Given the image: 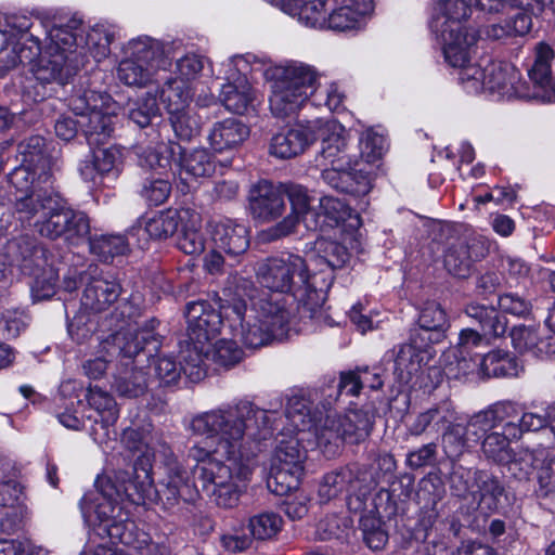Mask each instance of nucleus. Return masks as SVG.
I'll return each mask as SVG.
<instances>
[{
	"mask_svg": "<svg viewBox=\"0 0 555 555\" xmlns=\"http://www.w3.org/2000/svg\"><path fill=\"white\" fill-rule=\"evenodd\" d=\"M283 416L275 410L262 409L248 399H237L196 414L190 428L210 444H194L189 456L204 491L223 508L234 507L242 488L257 467L263 442L272 438Z\"/></svg>",
	"mask_w": 555,
	"mask_h": 555,
	"instance_id": "obj_1",
	"label": "nucleus"
},
{
	"mask_svg": "<svg viewBox=\"0 0 555 555\" xmlns=\"http://www.w3.org/2000/svg\"><path fill=\"white\" fill-rule=\"evenodd\" d=\"M185 318L191 341L210 345L225 322L233 337L247 348H259L273 340H283L291 324V312L285 301L259 292H254L248 298L235 294L224 300L220 311L206 301L190 302Z\"/></svg>",
	"mask_w": 555,
	"mask_h": 555,
	"instance_id": "obj_2",
	"label": "nucleus"
},
{
	"mask_svg": "<svg viewBox=\"0 0 555 555\" xmlns=\"http://www.w3.org/2000/svg\"><path fill=\"white\" fill-rule=\"evenodd\" d=\"M286 424L281 429L273 464L302 468L307 448L314 446L326 456H335L344 442L358 443L371 433L373 420L369 412L349 410L345 414L312 411V402L302 396L287 399Z\"/></svg>",
	"mask_w": 555,
	"mask_h": 555,
	"instance_id": "obj_3",
	"label": "nucleus"
},
{
	"mask_svg": "<svg viewBox=\"0 0 555 555\" xmlns=\"http://www.w3.org/2000/svg\"><path fill=\"white\" fill-rule=\"evenodd\" d=\"M256 275L261 286L274 292L270 296L283 299L291 312L289 330L284 339L292 333L309 331L324 318L322 307L332 279L328 276L319 284L318 274L310 273V264L301 256L286 253L269 257L258 264ZM254 292L263 293L251 289L243 296L248 298Z\"/></svg>",
	"mask_w": 555,
	"mask_h": 555,
	"instance_id": "obj_4",
	"label": "nucleus"
},
{
	"mask_svg": "<svg viewBox=\"0 0 555 555\" xmlns=\"http://www.w3.org/2000/svg\"><path fill=\"white\" fill-rule=\"evenodd\" d=\"M472 439L480 443L482 455L496 464L511 460V442L519 440L526 431L548 428L555 440V401L544 413L522 412L513 401H498L470 416Z\"/></svg>",
	"mask_w": 555,
	"mask_h": 555,
	"instance_id": "obj_5",
	"label": "nucleus"
},
{
	"mask_svg": "<svg viewBox=\"0 0 555 555\" xmlns=\"http://www.w3.org/2000/svg\"><path fill=\"white\" fill-rule=\"evenodd\" d=\"M78 18L53 23L47 31L44 47L34 50L29 61L30 76L23 85L26 101L41 102L56 93L83 65V49L77 44Z\"/></svg>",
	"mask_w": 555,
	"mask_h": 555,
	"instance_id": "obj_6",
	"label": "nucleus"
},
{
	"mask_svg": "<svg viewBox=\"0 0 555 555\" xmlns=\"http://www.w3.org/2000/svg\"><path fill=\"white\" fill-rule=\"evenodd\" d=\"M17 219L34 228L41 236L63 237L68 244L79 245L89 238L90 220L79 210L62 204L56 195L39 194L17 203Z\"/></svg>",
	"mask_w": 555,
	"mask_h": 555,
	"instance_id": "obj_7",
	"label": "nucleus"
},
{
	"mask_svg": "<svg viewBox=\"0 0 555 555\" xmlns=\"http://www.w3.org/2000/svg\"><path fill=\"white\" fill-rule=\"evenodd\" d=\"M133 492L126 493L134 504H162L165 508L176 506L180 500L192 499V482L188 469L173 455L166 454L158 467L157 487L152 477L151 456L144 455L134 469V477L130 480Z\"/></svg>",
	"mask_w": 555,
	"mask_h": 555,
	"instance_id": "obj_8",
	"label": "nucleus"
},
{
	"mask_svg": "<svg viewBox=\"0 0 555 555\" xmlns=\"http://www.w3.org/2000/svg\"><path fill=\"white\" fill-rule=\"evenodd\" d=\"M284 13L311 28L336 31L360 28L373 11V0H269Z\"/></svg>",
	"mask_w": 555,
	"mask_h": 555,
	"instance_id": "obj_9",
	"label": "nucleus"
},
{
	"mask_svg": "<svg viewBox=\"0 0 555 555\" xmlns=\"http://www.w3.org/2000/svg\"><path fill=\"white\" fill-rule=\"evenodd\" d=\"M264 75L270 82L269 107L278 118L297 114L317 90L315 69L299 61L269 66Z\"/></svg>",
	"mask_w": 555,
	"mask_h": 555,
	"instance_id": "obj_10",
	"label": "nucleus"
},
{
	"mask_svg": "<svg viewBox=\"0 0 555 555\" xmlns=\"http://www.w3.org/2000/svg\"><path fill=\"white\" fill-rule=\"evenodd\" d=\"M469 15L466 0H436L433 4L429 27L451 66L463 65L477 41V31L463 25Z\"/></svg>",
	"mask_w": 555,
	"mask_h": 555,
	"instance_id": "obj_11",
	"label": "nucleus"
},
{
	"mask_svg": "<svg viewBox=\"0 0 555 555\" xmlns=\"http://www.w3.org/2000/svg\"><path fill=\"white\" fill-rule=\"evenodd\" d=\"M131 479L127 472H118L115 475V480L109 477L98 478L99 492L93 495H85L80 502L86 522L93 527L98 535L108 538L112 543L113 538L108 532L112 526L133 522L128 519L120 506L124 499L132 502L126 493V488H129V492H133V487L130 485Z\"/></svg>",
	"mask_w": 555,
	"mask_h": 555,
	"instance_id": "obj_12",
	"label": "nucleus"
},
{
	"mask_svg": "<svg viewBox=\"0 0 555 555\" xmlns=\"http://www.w3.org/2000/svg\"><path fill=\"white\" fill-rule=\"evenodd\" d=\"M470 57L459 68V81L467 93L488 91L502 100L530 101L529 85L521 80L520 72L511 63L489 62L481 67L470 64Z\"/></svg>",
	"mask_w": 555,
	"mask_h": 555,
	"instance_id": "obj_13",
	"label": "nucleus"
},
{
	"mask_svg": "<svg viewBox=\"0 0 555 555\" xmlns=\"http://www.w3.org/2000/svg\"><path fill=\"white\" fill-rule=\"evenodd\" d=\"M68 106L79 117L78 124L90 146L105 143L113 134L118 104L106 92L76 88Z\"/></svg>",
	"mask_w": 555,
	"mask_h": 555,
	"instance_id": "obj_14",
	"label": "nucleus"
},
{
	"mask_svg": "<svg viewBox=\"0 0 555 555\" xmlns=\"http://www.w3.org/2000/svg\"><path fill=\"white\" fill-rule=\"evenodd\" d=\"M119 308L125 326H120L111 336V340H102L101 349L109 354L118 352L121 357V365L129 366L135 362L137 357L144 352V345L155 344L154 349L157 348L155 328L158 321L151 319L139 322L135 319L139 309L132 307L128 301L122 302Z\"/></svg>",
	"mask_w": 555,
	"mask_h": 555,
	"instance_id": "obj_15",
	"label": "nucleus"
},
{
	"mask_svg": "<svg viewBox=\"0 0 555 555\" xmlns=\"http://www.w3.org/2000/svg\"><path fill=\"white\" fill-rule=\"evenodd\" d=\"M146 163L153 169L171 170L185 183L209 177L216 169L215 157L209 150L197 147L186 151L175 142L163 144L156 151L150 152Z\"/></svg>",
	"mask_w": 555,
	"mask_h": 555,
	"instance_id": "obj_16",
	"label": "nucleus"
},
{
	"mask_svg": "<svg viewBox=\"0 0 555 555\" xmlns=\"http://www.w3.org/2000/svg\"><path fill=\"white\" fill-rule=\"evenodd\" d=\"M263 63L256 55H234L222 63L225 82L218 100L230 112L243 114L256 99V91L249 82V73L261 70Z\"/></svg>",
	"mask_w": 555,
	"mask_h": 555,
	"instance_id": "obj_17",
	"label": "nucleus"
},
{
	"mask_svg": "<svg viewBox=\"0 0 555 555\" xmlns=\"http://www.w3.org/2000/svg\"><path fill=\"white\" fill-rule=\"evenodd\" d=\"M356 481L359 482L357 492L350 493L347 498V507L350 512L375 515L379 518L396 512V502L390 492L385 488L376 490L379 475L374 476L367 470L359 472Z\"/></svg>",
	"mask_w": 555,
	"mask_h": 555,
	"instance_id": "obj_18",
	"label": "nucleus"
},
{
	"mask_svg": "<svg viewBox=\"0 0 555 555\" xmlns=\"http://www.w3.org/2000/svg\"><path fill=\"white\" fill-rule=\"evenodd\" d=\"M284 192L291 205V212L268 231L270 238L278 240L293 233L299 222H302L308 231H318L320 215L311 206L312 197L308 190L299 184H287L284 185Z\"/></svg>",
	"mask_w": 555,
	"mask_h": 555,
	"instance_id": "obj_19",
	"label": "nucleus"
},
{
	"mask_svg": "<svg viewBox=\"0 0 555 555\" xmlns=\"http://www.w3.org/2000/svg\"><path fill=\"white\" fill-rule=\"evenodd\" d=\"M320 229L325 232L328 229H338L349 240L351 248L359 250L361 247L362 220L359 214L352 211L344 201L330 195L322 196L319 201Z\"/></svg>",
	"mask_w": 555,
	"mask_h": 555,
	"instance_id": "obj_20",
	"label": "nucleus"
},
{
	"mask_svg": "<svg viewBox=\"0 0 555 555\" xmlns=\"http://www.w3.org/2000/svg\"><path fill=\"white\" fill-rule=\"evenodd\" d=\"M9 249H17L15 261L20 263L23 270H29V274L35 280L31 284V294L35 300H43L55 294V285L57 273L52 267L42 270L39 274L37 269L40 267V260L43 256V249L36 246L34 242L28 240L14 241L10 244Z\"/></svg>",
	"mask_w": 555,
	"mask_h": 555,
	"instance_id": "obj_21",
	"label": "nucleus"
},
{
	"mask_svg": "<svg viewBox=\"0 0 555 555\" xmlns=\"http://www.w3.org/2000/svg\"><path fill=\"white\" fill-rule=\"evenodd\" d=\"M554 51L550 44L539 42L532 51V63L528 68L530 101L555 102V77L552 76Z\"/></svg>",
	"mask_w": 555,
	"mask_h": 555,
	"instance_id": "obj_22",
	"label": "nucleus"
},
{
	"mask_svg": "<svg viewBox=\"0 0 555 555\" xmlns=\"http://www.w3.org/2000/svg\"><path fill=\"white\" fill-rule=\"evenodd\" d=\"M248 205L255 220L260 222L276 220L286 208L284 185L260 180L249 190Z\"/></svg>",
	"mask_w": 555,
	"mask_h": 555,
	"instance_id": "obj_23",
	"label": "nucleus"
},
{
	"mask_svg": "<svg viewBox=\"0 0 555 555\" xmlns=\"http://www.w3.org/2000/svg\"><path fill=\"white\" fill-rule=\"evenodd\" d=\"M318 127V122L309 120L282 128L271 138L270 154L281 159L302 154L314 143V131Z\"/></svg>",
	"mask_w": 555,
	"mask_h": 555,
	"instance_id": "obj_24",
	"label": "nucleus"
},
{
	"mask_svg": "<svg viewBox=\"0 0 555 555\" xmlns=\"http://www.w3.org/2000/svg\"><path fill=\"white\" fill-rule=\"evenodd\" d=\"M124 152L118 146L100 147L79 165L80 177L93 185H101L105 179H116L122 168Z\"/></svg>",
	"mask_w": 555,
	"mask_h": 555,
	"instance_id": "obj_25",
	"label": "nucleus"
},
{
	"mask_svg": "<svg viewBox=\"0 0 555 555\" xmlns=\"http://www.w3.org/2000/svg\"><path fill=\"white\" fill-rule=\"evenodd\" d=\"M345 236L340 233L339 242L323 237L314 242L315 254L309 257L308 263L310 267H322L320 284H323L324 279L328 276L333 280L332 273L334 270L344 268L349 262L352 254L362 251V246L359 250L352 249L349 240H345Z\"/></svg>",
	"mask_w": 555,
	"mask_h": 555,
	"instance_id": "obj_26",
	"label": "nucleus"
},
{
	"mask_svg": "<svg viewBox=\"0 0 555 555\" xmlns=\"http://www.w3.org/2000/svg\"><path fill=\"white\" fill-rule=\"evenodd\" d=\"M249 137V128L241 119L227 117L214 121L206 131V142L215 153L238 149Z\"/></svg>",
	"mask_w": 555,
	"mask_h": 555,
	"instance_id": "obj_27",
	"label": "nucleus"
},
{
	"mask_svg": "<svg viewBox=\"0 0 555 555\" xmlns=\"http://www.w3.org/2000/svg\"><path fill=\"white\" fill-rule=\"evenodd\" d=\"M189 216V208L167 209L165 211L145 215L130 230L131 235L139 240H163L172 235L183 218Z\"/></svg>",
	"mask_w": 555,
	"mask_h": 555,
	"instance_id": "obj_28",
	"label": "nucleus"
},
{
	"mask_svg": "<svg viewBox=\"0 0 555 555\" xmlns=\"http://www.w3.org/2000/svg\"><path fill=\"white\" fill-rule=\"evenodd\" d=\"M210 234L216 247L229 256H240L249 247V230L236 220L220 218L211 221Z\"/></svg>",
	"mask_w": 555,
	"mask_h": 555,
	"instance_id": "obj_29",
	"label": "nucleus"
},
{
	"mask_svg": "<svg viewBox=\"0 0 555 555\" xmlns=\"http://www.w3.org/2000/svg\"><path fill=\"white\" fill-rule=\"evenodd\" d=\"M50 27L39 17L31 18L18 14L0 17V34L5 37V40L20 42L22 46L31 42L30 47L36 51H39V44H41L40 35L47 36Z\"/></svg>",
	"mask_w": 555,
	"mask_h": 555,
	"instance_id": "obj_30",
	"label": "nucleus"
},
{
	"mask_svg": "<svg viewBox=\"0 0 555 555\" xmlns=\"http://www.w3.org/2000/svg\"><path fill=\"white\" fill-rule=\"evenodd\" d=\"M120 291L119 283L113 276H92L83 289L81 306L95 313L105 311L117 300Z\"/></svg>",
	"mask_w": 555,
	"mask_h": 555,
	"instance_id": "obj_31",
	"label": "nucleus"
},
{
	"mask_svg": "<svg viewBox=\"0 0 555 555\" xmlns=\"http://www.w3.org/2000/svg\"><path fill=\"white\" fill-rule=\"evenodd\" d=\"M113 543H121L132 547L138 555H168V548L152 540L144 531H139L134 522L112 526L108 530Z\"/></svg>",
	"mask_w": 555,
	"mask_h": 555,
	"instance_id": "obj_32",
	"label": "nucleus"
},
{
	"mask_svg": "<svg viewBox=\"0 0 555 555\" xmlns=\"http://www.w3.org/2000/svg\"><path fill=\"white\" fill-rule=\"evenodd\" d=\"M87 401L99 416V420L95 418L94 422L95 424H101L103 433L100 434L96 428H92L91 435L95 442L101 443L108 437V428L113 426L118 418L119 411L117 403L108 392L99 387H90L88 389Z\"/></svg>",
	"mask_w": 555,
	"mask_h": 555,
	"instance_id": "obj_33",
	"label": "nucleus"
},
{
	"mask_svg": "<svg viewBox=\"0 0 555 555\" xmlns=\"http://www.w3.org/2000/svg\"><path fill=\"white\" fill-rule=\"evenodd\" d=\"M482 257L481 245L477 241H459L450 245L444 254V267L456 278H467L474 261Z\"/></svg>",
	"mask_w": 555,
	"mask_h": 555,
	"instance_id": "obj_34",
	"label": "nucleus"
},
{
	"mask_svg": "<svg viewBox=\"0 0 555 555\" xmlns=\"http://www.w3.org/2000/svg\"><path fill=\"white\" fill-rule=\"evenodd\" d=\"M78 21L80 26L77 31V44L79 49H83V60L86 59L87 52H89L96 62L106 59L111 53V43L115 38L114 29L107 25L96 24L86 33L81 21Z\"/></svg>",
	"mask_w": 555,
	"mask_h": 555,
	"instance_id": "obj_35",
	"label": "nucleus"
},
{
	"mask_svg": "<svg viewBox=\"0 0 555 555\" xmlns=\"http://www.w3.org/2000/svg\"><path fill=\"white\" fill-rule=\"evenodd\" d=\"M429 351L416 345L415 340L402 345L395 360V375L402 384H409L429 360Z\"/></svg>",
	"mask_w": 555,
	"mask_h": 555,
	"instance_id": "obj_36",
	"label": "nucleus"
},
{
	"mask_svg": "<svg viewBox=\"0 0 555 555\" xmlns=\"http://www.w3.org/2000/svg\"><path fill=\"white\" fill-rule=\"evenodd\" d=\"M9 182L18 194L15 195L14 214L17 217V203L26 197H38L39 194L54 195L43 184L49 181H38V169L21 163L9 173Z\"/></svg>",
	"mask_w": 555,
	"mask_h": 555,
	"instance_id": "obj_37",
	"label": "nucleus"
},
{
	"mask_svg": "<svg viewBox=\"0 0 555 555\" xmlns=\"http://www.w3.org/2000/svg\"><path fill=\"white\" fill-rule=\"evenodd\" d=\"M360 467L348 466L323 476L318 488L320 503H327L337 498L344 490L357 492L359 482L356 481Z\"/></svg>",
	"mask_w": 555,
	"mask_h": 555,
	"instance_id": "obj_38",
	"label": "nucleus"
},
{
	"mask_svg": "<svg viewBox=\"0 0 555 555\" xmlns=\"http://www.w3.org/2000/svg\"><path fill=\"white\" fill-rule=\"evenodd\" d=\"M21 163L38 169V181L51 178L52 158L48 153L47 142L40 135H33L18 144Z\"/></svg>",
	"mask_w": 555,
	"mask_h": 555,
	"instance_id": "obj_39",
	"label": "nucleus"
},
{
	"mask_svg": "<svg viewBox=\"0 0 555 555\" xmlns=\"http://www.w3.org/2000/svg\"><path fill=\"white\" fill-rule=\"evenodd\" d=\"M509 335L514 349L520 353L531 352L538 357L555 354L554 337L542 339L533 325L514 326Z\"/></svg>",
	"mask_w": 555,
	"mask_h": 555,
	"instance_id": "obj_40",
	"label": "nucleus"
},
{
	"mask_svg": "<svg viewBox=\"0 0 555 555\" xmlns=\"http://www.w3.org/2000/svg\"><path fill=\"white\" fill-rule=\"evenodd\" d=\"M124 51L125 56L144 65H151L156 70L165 68L167 65L163 44L147 36H140L129 40Z\"/></svg>",
	"mask_w": 555,
	"mask_h": 555,
	"instance_id": "obj_41",
	"label": "nucleus"
},
{
	"mask_svg": "<svg viewBox=\"0 0 555 555\" xmlns=\"http://www.w3.org/2000/svg\"><path fill=\"white\" fill-rule=\"evenodd\" d=\"M194 93L195 88L191 85L169 77L160 87L158 98L167 114H171L190 108Z\"/></svg>",
	"mask_w": 555,
	"mask_h": 555,
	"instance_id": "obj_42",
	"label": "nucleus"
},
{
	"mask_svg": "<svg viewBox=\"0 0 555 555\" xmlns=\"http://www.w3.org/2000/svg\"><path fill=\"white\" fill-rule=\"evenodd\" d=\"M210 359V345L189 341L185 350L182 351V366L184 375L192 382L202 380L207 374L206 361Z\"/></svg>",
	"mask_w": 555,
	"mask_h": 555,
	"instance_id": "obj_43",
	"label": "nucleus"
},
{
	"mask_svg": "<svg viewBox=\"0 0 555 555\" xmlns=\"http://www.w3.org/2000/svg\"><path fill=\"white\" fill-rule=\"evenodd\" d=\"M503 492L504 488L495 476L486 470H475V492L472 496L478 500L481 508L494 511Z\"/></svg>",
	"mask_w": 555,
	"mask_h": 555,
	"instance_id": "obj_44",
	"label": "nucleus"
},
{
	"mask_svg": "<svg viewBox=\"0 0 555 555\" xmlns=\"http://www.w3.org/2000/svg\"><path fill=\"white\" fill-rule=\"evenodd\" d=\"M472 428L470 417L465 426L454 424L447 428L442 435V448L450 460L460 459L465 452H468L477 444V441L472 439Z\"/></svg>",
	"mask_w": 555,
	"mask_h": 555,
	"instance_id": "obj_45",
	"label": "nucleus"
},
{
	"mask_svg": "<svg viewBox=\"0 0 555 555\" xmlns=\"http://www.w3.org/2000/svg\"><path fill=\"white\" fill-rule=\"evenodd\" d=\"M182 233L177 246L186 255H198L205 248V238L202 229V219L198 212L189 208V216L180 221Z\"/></svg>",
	"mask_w": 555,
	"mask_h": 555,
	"instance_id": "obj_46",
	"label": "nucleus"
},
{
	"mask_svg": "<svg viewBox=\"0 0 555 555\" xmlns=\"http://www.w3.org/2000/svg\"><path fill=\"white\" fill-rule=\"evenodd\" d=\"M112 387L120 397L137 398L147 389L146 374L137 365L125 366L115 375Z\"/></svg>",
	"mask_w": 555,
	"mask_h": 555,
	"instance_id": "obj_47",
	"label": "nucleus"
},
{
	"mask_svg": "<svg viewBox=\"0 0 555 555\" xmlns=\"http://www.w3.org/2000/svg\"><path fill=\"white\" fill-rule=\"evenodd\" d=\"M515 374V361L505 351L493 350L478 357V375L480 377H506Z\"/></svg>",
	"mask_w": 555,
	"mask_h": 555,
	"instance_id": "obj_48",
	"label": "nucleus"
},
{
	"mask_svg": "<svg viewBox=\"0 0 555 555\" xmlns=\"http://www.w3.org/2000/svg\"><path fill=\"white\" fill-rule=\"evenodd\" d=\"M157 70L151 65L125 56L117 66L118 79L130 87H145L155 80Z\"/></svg>",
	"mask_w": 555,
	"mask_h": 555,
	"instance_id": "obj_49",
	"label": "nucleus"
},
{
	"mask_svg": "<svg viewBox=\"0 0 555 555\" xmlns=\"http://www.w3.org/2000/svg\"><path fill=\"white\" fill-rule=\"evenodd\" d=\"M466 314L478 321L485 334L502 336L507 330V319L500 315L493 307L472 302L466 307Z\"/></svg>",
	"mask_w": 555,
	"mask_h": 555,
	"instance_id": "obj_50",
	"label": "nucleus"
},
{
	"mask_svg": "<svg viewBox=\"0 0 555 555\" xmlns=\"http://www.w3.org/2000/svg\"><path fill=\"white\" fill-rule=\"evenodd\" d=\"M302 475V468L283 467L273 464L267 485L274 494L286 496L298 489Z\"/></svg>",
	"mask_w": 555,
	"mask_h": 555,
	"instance_id": "obj_51",
	"label": "nucleus"
},
{
	"mask_svg": "<svg viewBox=\"0 0 555 555\" xmlns=\"http://www.w3.org/2000/svg\"><path fill=\"white\" fill-rule=\"evenodd\" d=\"M90 251L102 261H109L117 256L126 255L129 243L124 235L109 234L89 238Z\"/></svg>",
	"mask_w": 555,
	"mask_h": 555,
	"instance_id": "obj_52",
	"label": "nucleus"
},
{
	"mask_svg": "<svg viewBox=\"0 0 555 555\" xmlns=\"http://www.w3.org/2000/svg\"><path fill=\"white\" fill-rule=\"evenodd\" d=\"M543 457V451L541 450H529V449H519L517 452L512 453L511 460L506 461L507 469L511 475L519 480L527 481L533 470L537 468L538 463Z\"/></svg>",
	"mask_w": 555,
	"mask_h": 555,
	"instance_id": "obj_53",
	"label": "nucleus"
},
{
	"mask_svg": "<svg viewBox=\"0 0 555 555\" xmlns=\"http://www.w3.org/2000/svg\"><path fill=\"white\" fill-rule=\"evenodd\" d=\"M128 118L141 128L149 126L153 118L159 115L156 95L151 92L128 103Z\"/></svg>",
	"mask_w": 555,
	"mask_h": 555,
	"instance_id": "obj_54",
	"label": "nucleus"
},
{
	"mask_svg": "<svg viewBox=\"0 0 555 555\" xmlns=\"http://www.w3.org/2000/svg\"><path fill=\"white\" fill-rule=\"evenodd\" d=\"M360 528L365 544L374 551L383 550L388 543V532L382 518L375 515H362Z\"/></svg>",
	"mask_w": 555,
	"mask_h": 555,
	"instance_id": "obj_55",
	"label": "nucleus"
},
{
	"mask_svg": "<svg viewBox=\"0 0 555 555\" xmlns=\"http://www.w3.org/2000/svg\"><path fill=\"white\" fill-rule=\"evenodd\" d=\"M171 128L177 138L191 141L199 134L202 124L199 117L190 108L168 114Z\"/></svg>",
	"mask_w": 555,
	"mask_h": 555,
	"instance_id": "obj_56",
	"label": "nucleus"
},
{
	"mask_svg": "<svg viewBox=\"0 0 555 555\" xmlns=\"http://www.w3.org/2000/svg\"><path fill=\"white\" fill-rule=\"evenodd\" d=\"M211 361L217 365L229 369L242 361L243 350L232 339H219L210 343Z\"/></svg>",
	"mask_w": 555,
	"mask_h": 555,
	"instance_id": "obj_57",
	"label": "nucleus"
},
{
	"mask_svg": "<svg viewBox=\"0 0 555 555\" xmlns=\"http://www.w3.org/2000/svg\"><path fill=\"white\" fill-rule=\"evenodd\" d=\"M203 69L204 57L196 53H186L176 61L171 78L195 88V80L199 77Z\"/></svg>",
	"mask_w": 555,
	"mask_h": 555,
	"instance_id": "obj_58",
	"label": "nucleus"
},
{
	"mask_svg": "<svg viewBox=\"0 0 555 555\" xmlns=\"http://www.w3.org/2000/svg\"><path fill=\"white\" fill-rule=\"evenodd\" d=\"M282 518L273 512H263L249 519L248 528L254 538L259 540L270 539L282 528Z\"/></svg>",
	"mask_w": 555,
	"mask_h": 555,
	"instance_id": "obj_59",
	"label": "nucleus"
},
{
	"mask_svg": "<svg viewBox=\"0 0 555 555\" xmlns=\"http://www.w3.org/2000/svg\"><path fill=\"white\" fill-rule=\"evenodd\" d=\"M121 440L128 450L134 454L138 453V457L132 466V472H127L130 478H133L135 466L144 459L145 454L151 456V462L154 459V452L150 447V437L137 428H127L122 433Z\"/></svg>",
	"mask_w": 555,
	"mask_h": 555,
	"instance_id": "obj_60",
	"label": "nucleus"
},
{
	"mask_svg": "<svg viewBox=\"0 0 555 555\" xmlns=\"http://www.w3.org/2000/svg\"><path fill=\"white\" fill-rule=\"evenodd\" d=\"M33 47L22 46L20 42L9 41L0 49V72H8L18 64L28 63L35 56Z\"/></svg>",
	"mask_w": 555,
	"mask_h": 555,
	"instance_id": "obj_61",
	"label": "nucleus"
},
{
	"mask_svg": "<svg viewBox=\"0 0 555 555\" xmlns=\"http://www.w3.org/2000/svg\"><path fill=\"white\" fill-rule=\"evenodd\" d=\"M387 149V140L386 138L372 130L369 129L364 131L360 138V153L362 163L366 165H371L372 163L378 160Z\"/></svg>",
	"mask_w": 555,
	"mask_h": 555,
	"instance_id": "obj_62",
	"label": "nucleus"
},
{
	"mask_svg": "<svg viewBox=\"0 0 555 555\" xmlns=\"http://www.w3.org/2000/svg\"><path fill=\"white\" fill-rule=\"evenodd\" d=\"M551 0H475V5L487 13L503 12L511 4L531 12H542Z\"/></svg>",
	"mask_w": 555,
	"mask_h": 555,
	"instance_id": "obj_63",
	"label": "nucleus"
},
{
	"mask_svg": "<svg viewBox=\"0 0 555 555\" xmlns=\"http://www.w3.org/2000/svg\"><path fill=\"white\" fill-rule=\"evenodd\" d=\"M313 122H318L319 126L314 131V142L320 139L322 143L338 145V142L343 141L348 145L349 133L337 120L317 118Z\"/></svg>",
	"mask_w": 555,
	"mask_h": 555,
	"instance_id": "obj_64",
	"label": "nucleus"
}]
</instances>
